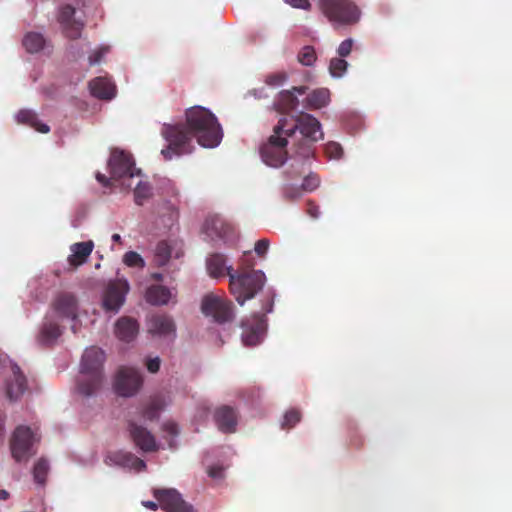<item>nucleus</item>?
I'll list each match as a JSON object with an SVG mask.
<instances>
[{
    "mask_svg": "<svg viewBox=\"0 0 512 512\" xmlns=\"http://www.w3.org/2000/svg\"><path fill=\"white\" fill-rule=\"evenodd\" d=\"M186 123L163 124L162 137L168 142L161 150L165 160L173 155L191 153L192 139L196 138L199 145L214 148L222 140V128L215 115L202 106H194L185 112Z\"/></svg>",
    "mask_w": 512,
    "mask_h": 512,
    "instance_id": "obj_1",
    "label": "nucleus"
},
{
    "mask_svg": "<svg viewBox=\"0 0 512 512\" xmlns=\"http://www.w3.org/2000/svg\"><path fill=\"white\" fill-rule=\"evenodd\" d=\"M206 264L211 277H223L225 274L229 276L230 291L240 305H243L246 300L252 299L262 290L266 280L265 274L261 270L234 274L231 266L226 267L225 256L219 253L211 255Z\"/></svg>",
    "mask_w": 512,
    "mask_h": 512,
    "instance_id": "obj_2",
    "label": "nucleus"
},
{
    "mask_svg": "<svg viewBox=\"0 0 512 512\" xmlns=\"http://www.w3.org/2000/svg\"><path fill=\"white\" fill-rule=\"evenodd\" d=\"M104 352L95 346L87 348L82 356L80 372L82 377L78 380V392L89 397L94 395L102 386Z\"/></svg>",
    "mask_w": 512,
    "mask_h": 512,
    "instance_id": "obj_3",
    "label": "nucleus"
},
{
    "mask_svg": "<svg viewBox=\"0 0 512 512\" xmlns=\"http://www.w3.org/2000/svg\"><path fill=\"white\" fill-rule=\"evenodd\" d=\"M299 130L304 139L310 142H317L323 138L320 122L312 115L301 112L294 120L289 121L286 117L279 119L275 126V132L284 131L286 136L291 137Z\"/></svg>",
    "mask_w": 512,
    "mask_h": 512,
    "instance_id": "obj_4",
    "label": "nucleus"
},
{
    "mask_svg": "<svg viewBox=\"0 0 512 512\" xmlns=\"http://www.w3.org/2000/svg\"><path fill=\"white\" fill-rule=\"evenodd\" d=\"M319 6L333 25H353L360 19V10L351 0H319Z\"/></svg>",
    "mask_w": 512,
    "mask_h": 512,
    "instance_id": "obj_5",
    "label": "nucleus"
},
{
    "mask_svg": "<svg viewBox=\"0 0 512 512\" xmlns=\"http://www.w3.org/2000/svg\"><path fill=\"white\" fill-rule=\"evenodd\" d=\"M108 165L111 180L121 181V185L125 188L131 187V183H126V181L140 174V170L135 168V162L131 154L122 150L114 149L112 151Z\"/></svg>",
    "mask_w": 512,
    "mask_h": 512,
    "instance_id": "obj_6",
    "label": "nucleus"
},
{
    "mask_svg": "<svg viewBox=\"0 0 512 512\" xmlns=\"http://www.w3.org/2000/svg\"><path fill=\"white\" fill-rule=\"evenodd\" d=\"M85 6V0H72V3L59 7L57 20L63 34L70 39H78L85 26L84 21L76 17V11Z\"/></svg>",
    "mask_w": 512,
    "mask_h": 512,
    "instance_id": "obj_7",
    "label": "nucleus"
},
{
    "mask_svg": "<svg viewBox=\"0 0 512 512\" xmlns=\"http://www.w3.org/2000/svg\"><path fill=\"white\" fill-rule=\"evenodd\" d=\"M288 137L284 131L276 133L275 128L273 129V134L260 148V155L265 164L278 168L285 163L288 154L286 150Z\"/></svg>",
    "mask_w": 512,
    "mask_h": 512,
    "instance_id": "obj_8",
    "label": "nucleus"
},
{
    "mask_svg": "<svg viewBox=\"0 0 512 512\" xmlns=\"http://www.w3.org/2000/svg\"><path fill=\"white\" fill-rule=\"evenodd\" d=\"M201 310L205 316L212 317L219 324L230 322L234 318L232 302L213 293L203 297Z\"/></svg>",
    "mask_w": 512,
    "mask_h": 512,
    "instance_id": "obj_9",
    "label": "nucleus"
},
{
    "mask_svg": "<svg viewBox=\"0 0 512 512\" xmlns=\"http://www.w3.org/2000/svg\"><path fill=\"white\" fill-rule=\"evenodd\" d=\"M5 383L6 395L10 400H17L27 389V379L20 367L9 361L0 368V379Z\"/></svg>",
    "mask_w": 512,
    "mask_h": 512,
    "instance_id": "obj_10",
    "label": "nucleus"
},
{
    "mask_svg": "<svg viewBox=\"0 0 512 512\" xmlns=\"http://www.w3.org/2000/svg\"><path fill=\"white\" fill-rule=\"evenodd\" d=\"M142 383L143 377L138 370L122 367L116 375L114 389L120 396L131 397L138 392Z\"/></svg>",
    "mask_w": 512,
    "mask_h": 512,
    "instance_id": "obj_11",
    "label": "nucleus"
},
{
    "mask_svg": "<svg viewBox=\"0 0 512 512\" xmlns=\"http://www.w3.org/2000/svg\"><path fill=\"white\" fill-rule=\"evenodd\" d=\"M34 440V434L29 427L16 428L11 439V453L17 462L27 461L33 455L31 447Z\"/></svg>",
    "mask_w": 512,
    "mask_h": 512,
    "instance_id": "obj_12",
    "label": "nucleus"
},
{
    "mask_svg": "<svg viewBox=\"0 0 512 512\" xmlns=\"http://www.w3.org/2000/svg\"><path fill=\"white\" fill-rule=\"evenodd\" d=\"M154 497L165 512H197L176 489H157L154 491Z\"/></svg>",
    "mask_w": 512,
    "mask_h": 512,
    "instance_id": "obj_13",
    "label": "nucleus"
},
{
    "mask_svg": "<svg viewBox=\"0 0 512 512\" xmlns=\"http://www.w3.org/2000/svg\"><path fill=\"white\" fill-rule=\"evenodd\" d=\"M313 143L314 142H310L307 139H303L297 144L295 153L291 157L293 162L284 172L288 179H296L301 176L304 163L314 156Z\"/></svg>",
    "mask_w": 512,
    "mask_h": 512,
    "instance_id": "obj_14",
    "label": "nucleus"
},
{
    "mask_svg": "<svg viewBox=\"0 0 512 512\" xmlns=\"http://www.w3.org/2000/svg\"><path fill=\"white\" fill-rule=\"evenodd\" d=\"M129 291V284L126 280H116L108 284L104 296L103 307L107 311L117 312L124 304L125 296Z\"/></svg>",
    "mask_w": 512,
    "mask_h": 512,
    "instance_id": "obj_15",
    "label": "nucleus"
},
{
    "mask_svg": "<svg viewBox=\"0 0 512 512\" xmlns=\"http://www.w3.org/2000/svg\"><path fill=\"white\" fill-rule=\"evenodd\" d=\"M128 431L134 444L142 451L154 452L158 449L155 437L147 428L138 425L133 420H129Z\"/></svg>",
    "mask_w": 512,
    "mask_h": 512,
    "instance_id": "obj_16",
    "label": "nucleus"
},
{
    "mask_svg": "<svg viewBox=\"0 0 512 512\" xmlns=\"http://www.w3.org/2000/svg\"><path fill=\"white\" fill-rule=\"evenodd\" d=\"M148 332L153 336L167 337L175 335V323L173 319L166 314L153 315L147 322Z\"/></svg>",
    "mask_w": 512,
    "mask_h": 512,
    "instance_id": "obj_17",
    "label": "nucleus"
},
{
    "mask_svg": "<svg viewBox=\"0 0 512 512\" xmlns=\"http://www.w3.org/2000/svg\"><path fill=\"white\" fill-rule=\"evenodd\" d=\"M214 420L218 429L223 433H234L237 426V414L230 406H221L214 412Z\"/></svg>",
    "mask_w": 512,
    "mask_h": 512,
    "instance_id": "obj_18",
    "label": "nucleus"
},
{
    "mask_svg": "<svg viewBox=\"0 0 512 512\" xmlns=\"http://www.w3.org/2000/svg\"><path fill=\"white\" fill-rule=\"evenodd\" d=\"M55 312L62 318H77V300L71 293L59 294L53 302Z\"/></svg>",
    "mask_w": 512,
    "mask_h": 512,
    "instance_id": "obj_19",
    "label": "nucleus"
},
{
    "mask_svg": "<svg viewBox=\"0 0 512 512\" xmlns=\"http://www.w3.org/2000/svg\"><path fill=\"white\" fill-rule=\"evenodd\" d=\"M114 333L123 342L133 341L139 333V323L134 318L123 316L115 323Z\"/></svg>",
    "mask_w": 512,
    "mask_h": 512,
    "instance_id": "obj_20",
    "label": "nucleus"
},
{
    "mask_svg": "<svg viewBox=\"0 0 512 512\" xmlns=\"http://www.w3.org/2000/svg\"><path fill=\"white\" fill-rule=\"evenodd\" d=\"M243 333L242 341L246 346H255L260 343L262 333L264 331V321L259 315H255L254 323L249 325L242 322Z\"/></svg>",
    "mask_w": 512,
    "mask_h": 512,
    "instance_id": "obj_21",
    "label": "nucleus"
},
{
    "mask_svg": "<svg viewBox=\"0 0 512 512\" xmlns=\"http://www.w3.org/2000/svg\"><path fill=\"white\" fill-rule=\"evenodd\" d=\"M61 334L60 325L53 319L46 317L41 326L37 341L43 346H50L57 341Z\"/></svg>",
    "mask_w": 512,
    "mask_h": 512,
    "instance_id": "obj_22",
    "label": "nucleus"
},
{
    "mask_svg": "<svg viewBox=\"0 0 512 512\" xmlns=\"http://www.w3.org/2000/svg\"><path fill=\"white\" fill-rule=\"evenodd\" d=\"M91 94L99 99L110 100L115 96L116 86L107 77H96L89 82Z\"/></svg>",
    "mask_w": 512,
    "mask_h": 512,
    "instance_id": "obj_23",
    "label": "nucleus"
},
{
    "mask_svg": "<svg viewBox=\"0 0 512 512\" xmlns=\"http://www.w3.org/2000/svg\"><path fill=\"white\" fill-rule=\"evenodd\" d=\"M93 248L94 243L91 240L78 242L71 245V254L68 257L70 266L76 268L83 265L92 253Z\"/></svg>",
    "mask_w": 512,
    "mask_h": 512,
    "instance_id": "obj_24",
    "label": "nucleus"
},
{
    "mask_svg": "<svg viewBox=\"0 0 512 512\" xmlns=\"http://www.w3.org/2000/svg\"><path fill=\"white\" fill-rule=\"evenodd\" d=\"M204 228L207 234L216 237H225L228 235L232 228L218 215L209 216L206 218Z\"/></svg>",
    "mask_w": 512,
    "mask_h": 512,
    "instance_id": "obj_25",
    "label": "nucleus"
},
{
    "mask_svg": "<svg viewBox=\"0 0 512 512\" xmlns=\"http://www.w3.org/2000/svg\"><path fill=\"white\" fill-rule=\"evenodd\" d=\"M146 301L152 305H165L171 297L170 290L161 285H152L146 291Z\"/></svg>",
    "mask_w": 512,
    "mask_h": 512,
    "instance_id": "obj_26",
    "label": "nucleus"
},
{
    "mask_svg": "<svg viewBox=\"0 0 512 512\" xmlns=\"http://www.w3.org/2000/svg\"><path fill=\"white\" fill-rule=\"evenodd\" d=\"M16 119L18 123L29 125L40 133H48L50 128L47 124L39 121L37 115L31 110H20Z\"/></svg>",
    "mask_w": 512,
    "mask_h": 512,
    "instance_id": "obj_27",
    "label": "nucleus"
},
{
    "mask_svg": "<svg viewBox=\"0 0 512 512\" xmlns=\"http://www.w3.org/2000/svg\"><path fill=\"white\" fill-rule=\"evenodd\" d=\"M166 403L161 395H155L150 398L149 402L141 411L142 416L150 421L156 420L159 413L164 409Z\"/></svg>",
    "mask_w": 512,
    "mask_h": 512,
    "instance_id": "obj_28",
    "label": "nucleus"
},
{
    "mask_svg": "<svg viewBox=\"0 0 512 512\" xmlns=\"http://www.w3.org/2000/svg\"><path fill=\"white\" fill-rule=\"evenodd\" d=\"M45 39L42 34L29 32L23 38V46L29 53H37L43 49Z\"/></svg>",
    "mask_w": 512,
    "mask_h": 512,
    "instance_id": "obj_29",
    "label": "nucleus"
},
{
    "mask_svg": "<svg viewBox=\"0 0 512 512\" xmlns=\"http://www.w3.org/2000/svg\"><path fill=\"white\" fill-rule=\"evenodd\" d=\"M330 99L328 89L322 88L312 91L307 96V104L311 108L319 109L326 106Z\"/></svg>",
    "mask_w": 512,
    "mask_h": 512,
    "instance_id": "obj_30",
    "label": "nucleus"
},
{
    "mask_svg": "<svg viewBox=\"0 0 512 512\" xmlns=\"http://www.w3.org/2000/svg\"><path fill=\"white\" fill-rule=\"evenodd\" d=\"M171 257V247L167 241H160L156 247L153 257V264L157 267L166 265Z\"/></svg>",
    "mask_w": 512,
    "mask_h": 512,
    "instance_id": "obj_31",
    "label": "nucleus"
},
{
    "mask_svg": "<svg viewBox=\"0 0 512 512\" xmlns=\"http://www.w3.org/2000/svg\"><path fill=\"white\" fill-rule=\"evenodd\" d=\"M119 459V463L123 466L133 468L137 471L144 470L146 463L131 453H119L116 455Z\"/></svg>",
    "mask_w": 512,
    "mask_h": 512,
    "instance_id": "obj_32",
    "label": "nucleus"
},
{
    "mask_svg": "<svg viewBox=\"0 0 512 512\" xmlns=\"http://www.w3.org/2000/svg\"><path fill=\"white\" fill-rule=\"evenodd\" d=\"M49 472V464L47 460L40 458L33 468V477L38 484H45L47 474Z\"/></svg>",
    "mask_w": 512,
    "mask_h": 512,
    "instance_id": "obj_33",
    "label": "nucleus"
},
{
    "mask_svg": "<svg viewBox=\"0 0 512 512\" xmlns=\"http://www.w3.org/2000/svg\"><path fill=\"white\" fill-rule=\"evenodd\" d=\"M152 195V187L146 183L139 181L134 189V197L137 205H142Z\"/></svg>",
    "mask_w": 512,
    "mask_h": 512,
    "instance_id": "obj_34",
    "label": "nucleus"
},
{
    "mask_svg": "<svg viewBox=\"0 0 512 512\" xmlns=\"http://www.w3.org/2000/svg\"><path fill=\"white\" fill-rule=\"evenodd\" d=\"M123 262L128 267H136L141 269L145 267L144 259L139 253L135 251L126 252L123 256Z\"/></svg>",
    "mask_w": 512,
    "mask_h": 512,
    "instance_id": "obj_35",
    "label": "nucleus"
},
{
    "mask_svg": "<svg viewBox=\"0 0 512 512\" xmlns=\"http://www.w3.org/2000/svg\"><path fill=\"white\" fill-rule=\"evenodd\" d=\"M347 66V61L342 59V57L333 58L330 61L329 71L333 77H341L345 73Z\"/></svg>",
    "mask_w": 512,
    "mask_h": 512,
    "instance_id": "obj_36",
    "label": "nucleus"
},
{
    "mask_svg": "<svg viewBox=\"0 0 512 512\" xmlns=\"http://www.w3.org/2000/svg\"><path fill=\"white\" fill-rule=\"evenodd\" d=\"M301 420V413L297 409L288 410L282 422V428L290 429L294 427Z\"/></svg>",
    "mask_w": 512,
    "mask_h": 512,
    "instance_id": "obj_37",
    "label": "nucleus"
},
{
    "mask_svg": "<svg viewBox=\"0 0 512 512\" xmlns=\"http://www.w3.org/2000/svg\"><path fill=\"white\" fill-rule=\"evenodd\" d=\"M298 60L305 66H311L316 61L314 48L311 46H305L298 54Z\"/></svg>",
    "mask_w": 512,
    "mask_h": 512,
    "instance_id": "obj_38",
    "label": "nucleus"
},
{
    "mask_svg": "<svg viewBox=\"0 0 512 512\" xmlns=\"http://www.w3.org/2000/svg\"><path fill=\"white\" fill-rule=\"evenodd\" d=\"M320 185V178L315 173L308 174L302 182L300 188L305 192H312L317 189Z\"/></svg>",
    "mask_w": 512,
    "mask_h": 512,
    "instance_id": "obj_39",
    "label": "nucleus"
},
{
    "mask_svg": "<svg viewBox=\"0 0 512 512\" xmlns=\"http://www.w3.org/2000/svg\"><path fill=\"white\" fill-rule=\"evenodd\" d=\"M109 52L108 46H102L94 50L88 57L89 64L91 66L99 64L102 58Z\"/></svg>",
    "mask_w": 512,
    "mask_h": 512,
    "instance_id": "obj_40",
    "label": "nucleus"
},
{
    "mask_svg": "<svg viewBox=\"0 0 512 512\" xmlns=\"http://www.w3.org/2000/svg\"><path fill=\"white\" fill-rule=\"evenodd\" d=\"M325 152L330 158L339 159L343 154V149L336 142H329L325 146Z\"/></svg>",
    "mask_w": 512,
    "mask_h": 512,
    "instance_id": "obj_41",
    "label": "nucleus"
},
{
    "mask_svg": "<svg viewBox=\"0 0 512 512\" xmlns=\"http://www.w3.org/2000/svg\"><path fill=\"white\" fill-rule=\"evenodd\" d=\"M302 189L300 187H294L292 185H286L284 187V197L289 200L298 199L302 195Z\"/></svg>",
    "mask_w": 512,
    "mask_h": 512,
    "instance_id": "obj_42",
    "label": "nucleus"
},
{
    "mask_svg": "<svg viewBox=\"0 0 512 512\" xmlns=\"http://www.w3.org/2000/svg\"><path fill=\"white\" fill-rule=\"evenodd\" d=\"M270 242L267 238H262L255 243V253L259 257H264L269 249Z\"/></svg>",
    "mask_w": 512,
    "mask_h": 512,
    "instance_id": "obj_43",
    "label": "nucleus"
},
{
    "mask_svg": "<svg viewBox=\"0 0 512 512\" xmlns=\"http://www.w3.org/2000/svg\"><path fill=\"white\" fill-rule=\"evenodd\" d=\"M352 46H353V40L352 39H346L344 41H342L338 47V54L340 57H347L351 51H352Z\"/></svg>",
    "mask_w": 512,
    "mask_h": 512,
    "instance_id": "obj_44",
    "label": "nucleus"
},
{
    "mask_svg": "<svg viewBox=\"0 0 512 512\" xmlns=\"http://www.w3.org/2000/svg\"><path fill=\"white\" fill-rule=\"evenodd\" d=\"M282 99L286 102L287 109H295L298 105V100L296 97L289 91H285L282 93Z\"/></svg>",
    "mask_w": 512,
    "mask_h": 512,
    "instance_id": "obj_45",
    "label": "nucleus"
},
{
    "mask_svg": "<svg viewBox=\"0 0 512 512\" xmlns=\"http://www.w3.org/2000/svg\"><path fill=\"white\" fill-rule=\"evenodd\" d=\"M285 78L286 76L284 73L272 74L267 76L266 83L271 86H278L284 82Z\"/></svg>",
    "mask_w": 512,
    "mask_h": 512,
    "instance_id": "obj_46",
    "label": "nucleus"
},
{
    "mask_svg": "<svg viewBox=\"0 0 512 512\" xmlns=\"http://www.w3.org/2000/svg\"><path fill=\"white\" fill-rule=\"evenodd\" d=\"M307 214L313 218V219H317L320 215V209H319V206L313 202L312 200H309L307 202V210H306Z\"/></svg>",
    "mask_w": 512,
    "mask_h": 512,
    "instance_id": "obj_47",
    "label": "nucleus"
},
{
    "mask_svg": "<svg viewBox=\"0 0 512 512\" xmlns=\"http://www.w3.org/2000/svg\"><path fill=\"white\" fill-rule=\"evenodd\" d=\"M160 363H161L160 358L159 357H155V358L149 359L147 361L146 367H147L149 372L156 373L160 369Z\"/></svg>",
    "mask_w": 512,
    "mask_h": 512,
    "instance_id": "obj_48",
    "label": "nucleus"
},
{
    "mask_svg": "<svg viewBox=\"0 0 512 512\" xmlns=\"http://www.w3.org/2000/svg\"><path fill=\"white\" fill-rule=\"evenodd\" d=\"M291 6L295 8H300L304 10H309L311 8V4L308 0H285Z\"/></svg>",
    "mask_w": 512,
    "mask_h": 512,
    "instance_id": "obj_49",
    "label": "nucleus"
},
{
    "mask_svg": "<svg viewBox=\"0 0 512 512\" xmlns=\"http://www.w3.org/2000/svg\"><path fill=\"white\" fill-rule=\"evenodd\" d=\"M163 430L171 436H176L179 432L178 425L175 422L168 421L163 424Z\"/></svg>",
    "mask_w": 512,
    "mask_h": 512,
    "instance_id": "obj_50",
    "label": "nucleus"
},
{
    "mask_svg": "<svg viewBox=\"0 0 512 512\" xmlns=\"http://www.w3.org/2000/svg\"><path fill=\"white\" fill-rule=\"evenodd\" d=\"M208 474L212 478H221L223 475V468L219 465L211 466L208 470Z\"/></svg>",
    "mask_w": 512,
    "mask_h": 512,
    "instance_id": "obj_51",
    "label": "nucleus"
},
{
    "mask_svg": "<svg viewBox=\"0 0 512 512\" xmlns=\"http://www.w3.org/2000/svg\"><path fill=\"white\" fill-rule=\"evenodd\" d=\"M250 252H245L243 257L241 258V265L246 268H253L255 263L253 260L249 259Z\"/></svg>",
    "mask_w": 512,
    "mask_h": 512,
    "instance_id": "obj_52",
    "label": "nucleus"
},
{
    "mask_svg": "<svg viewBox=\"0 0 512 512\" xmlns=\"http://www.w3.org/2000/svg\"><path fill=\"white\" fill-rule=\"evenodd\" d=\"M96 179L98 180L99 183H101L103 186L105 187H108L110 186V180L104 175V174H101V173H97L96 174Z\"/></svg>",
    "mask_w": 512,
    "mask_h": 512,
    "instance_id": "obj_53",
    "label": "nucleus"
},
{
    "mask_svg": "<svg viewBox=\"0 0 512 512\" xmlns=\"http://www.w3.org/2000/svg\"><path fill=\"white\" fill-rule=\"evenodd\" d=\"M143 505L153 511H156L158 509V504L153 501H144Z\"/></svg>",
    "mask_w": 512,
    "mask_h": 512,
    "instance_id": "obj_54",
    "label": "nucleus"
},
{
    "mask_svg": "<svg viewBox=\"0 0 512 512\" xmlns=\"http://www.w3.org/2000/svg\"><path fill=\"white\" fill-rule=\"evenodd\" d=\"M9 493L6 490H0V500H7Z\"/></svg>",
    "mask_w": 512,
    "mask_h": 512,
    "instance_id": "obj_55",
    "label": "nucleus"
},
{
    "mask_svg": "<svg viewBox=\"0 0 512 512\" xmlns=\"http://www.w3.org/2000/svg\"><path fill=\"white\" fill-rule=\"evenodd\" d=\"M112 240L117 243H121V241H122L121 236L117 233L112 235Z\"/></svg>",
    "mask_w": 512,
    "mask_h": 512,
    "instance_id": "obj_56",
    "label": "nucleus"
},
{
    "mask_svg": "<svg viewBox=\"0 0 512 512\" xmlns=\"http://www.w3.org/2000/svg\"><path fill=\"white\" fill-rule=\"evenodd\" d=\"M153 278L158 280V281H161L162 280V274L160 273H155L153 274Z\"/></svg>",
    "mask_w": 512,
    "mask_h": 512,
    "instance_id": "obj_57",
    "label": "nucleus"
},
{
    "mask_svg": "<svg viewBox=\"0 0 512 512\" xmlns=\"http://www.w3.org/2000/svg\"><path fill=\"white\" fill-rule=\"evenodd\" d=\"M271 310H272V302H269V308H267V309L264 311L263 315H264V314H266V313H268V312H271Z\"/></svg>",
    "mask_w": 512,
    "mask_h": 512,
    "instance_id": "obj_58",
    "label": "nucleus"
},
{
    "mask_svg": "<svg viewBox=\"0 0 512 512\" xmlns=\"http://www.w3.org/2000/svg\"><path fill=\"white\" fill-rule=\"evenodd\" d=\"M298 92L303 93L304 92L303 88L298 89Z\"/></svg>",
    "mask_w": 512,
    "mask_h": 512,
    "instance_id": "obj_59",
    "label": "nucleus"
}]
</instances>
